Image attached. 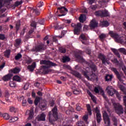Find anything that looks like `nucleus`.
<instances>
[{
    "label": "nucleus",
    "mask_w": 126,
    "mask_h": 126,
    "mask_svg": "<svg viewBox=\"0 0 126 126\" xmlns=\"http://www.w3.org/2000/svg\"><path fill=\"white\" fill-rule=\"evenodd\" d=\"M40 64H45L46 65L42 66V68H43V72L44 74H48L49 72L52 71L53 70L50 68L52 66H56L57 64L54 63L50 61L42 60L40 61Z\"/></svg>",
    "instance_id": "1"
},
{
    "label": "nucleus",
    "mask_w": 126,
    "mask_h": 126,
    "mask_svg": "<svg viewBox=\"0 0 126 126\" xmlns=\"http://www.w3.org/2000/svg\"><path fill=\"white\" fill-rule=\"evenodd\" d=\"M48 115L49 122L52 125H54V123L59 119V116H58V108L55 106L52 111L49 112Z\"/></svg>",
    "instance_id": "2"
},
{
    "label": "nucleus",
    "mask_w": 126,
    "mask_h": 126,
    "mask_svg": "<svg viewBox=\"0 0 126 126\" xmlns=\"http://www.w3.org/2000/svg\"><path fill=\"white\" fill-rule=\"evenodd\" d=\"M106 91H107V94L110 95V96H114V94L116 95L117 98H118L119 101H121L122 99V95L120 94L119 92H118L116 90H115L112 86H108L106 88Z\"/></svg>",
    "instance_id": "3"
},
{
    "label": "nucleus",
    "mask_w": 126,
    "mask_h": 126,
    "mask_svg": "<svg viewBox=\"0 0 126 126\" xmlns=\"http://www.w3.org/2000/svg\"><path fill=\"white\" fill-rule=\"evenodd\" d=\"M75 58H76V59H78V60H79V61L82 62V63H85L87 64L88 66H90L91 69L93 70V71H96V69H97V68L96 67V65H95V64H92L90 65V63L85 61V60L83 59V57H82V56H81L79 54H75Z\"/></svg>",
    "instance_id": "4"
},
{
    "label": "nucleus",
    "mask_w": 126,
    "mask_h": 126,
    "mask_svg": "<svg viewBox=\"0 0 126 126\" xmlns=\"http://www.w3.org/2000/svg\"><path fill=\"white\" fill-rule=\"evenodd\" d=\"M94 15L96 16H99V17H107L108 16H110V14H109V12H108L106 10H100L98 11H96L94 12Z\"/></svg>",
    "instance_id": "5"
},
{
    "label": "nucleus",
    "mask_w": 126,
    "mask_h": 126,
    "mask_svg": "<svg viewBox=\"0 0 126 126\" xmlns=\"http://www.w3.org/2000/svg\"><path fill=\"white\" fill-rule=\"evenodd\" d=\"M71 26L74 28L73 32L74 35H79L80 30H81V24L80 23L75 24H71Z\"/></svg>",
    "instance_id": "6"
},
{
    "label": "nucleus",
    "mask_w": 126,
    "mask_h": 126,
    "mask_svg": "<svg viewBox=\"0 0 126 126\" xmlns=\"http://www.w3.org/2000/svg\"><path fill=\"white\" fill-rule=\"evenodd\" d=\"M114 109L115 110L116 114L119 115V116H121V115H123V114H124V107H123V105H122L121 104H115Z\"/></svg>",
    "instance_id": "7"
},
{
    "label": "nucleus",
    "mask_w": 126,
    "mask_h": 126,
    "mask_svg": "<svg viewBox=\"0 0 126 126\" xmlns=\"http://www.w3.org/2000/svg\"><path fill=\"white\" fill-rule=\"evenodd\" d=\"M102 117L103 118V121L104 124L105 125V126H111V121H110V118L109 117V115H108V113L106 111H103L102 113Z\"/></svg>",
    "instance_id": "8"
},
{
    "label": "nucleus",
    "mask_w": 126,
    "mask_h": 126,
    "mask_svg": "<svg viewBox=\"0 0 126 126\" xmlns=\"http://www.w3.org/2000/svg\"><path fill=\"white\" fill-rule=\"evenodd\" d=\"M46 50V47H45V45L43 44H40L38 45L35 46L34 47L32 48V52H42V51H45Z\"/></svg>",
    "instance_id": "9"
},
{
    "label": "nucleus",
    "mask_w": 126,
    "mask_h": 126,
    "mask_svg": "<svg viewBox=\"0 0 126 126\" xmlns=\"http://www.w3.org/2000/svg\"><path fill=\"white\" fill-rule=\"evenodd\" d=\"M111 70L114 73H115L119 81H120L121 82H123V81H124V80L122 79V76L121 75V74H120V73L119 72V71H118L117 68L112 67L111 68Z\"/></svg>",
    "instance_id": "10"
},
{
    "label": "nucleus",
    "mask_w": 126,
    "mask_h": 126,
    "mask_svg": "<svg viewBox=\"0 0 126 126\" xmlns=\"http://www.w3.org/2000/svg\"><path fill=\"white\" fill-rule=\"evenodd\" d=\"M58 10H60V13L61 14L58 15V16H64V15H66L67 13V9L65 8L64 6H60L57 8Z\"/></svg>",
    "instance_id": "11"
},
{
    "label": "nucleus",
    "mask_w": 126,
    "mask_h": 126,
    "mask_svg": "<svg viewBox=\"0 0 126 126\" xmlns=\"http://www.w3.org/2000/svg\"><path fill=\"white\" fill-rule=\"evenodd\" d=\"M94 111L96 114V122L98 124H100L101 123V120L102 119V116L101 115V113H100V110L98 109V107H95L94 108Z\"/></svg>",
    "instance_id": "12"
},
{
    "label": "nucleus",
    "mask_w": 126,
    "mask_h": 126,
    "mask_svg": "<svg viewBox=\"0 0 126 126\" xmlns=\"http://www.w3.org/2000/svg\"><path fill=\"white\" fill-rule=\"evenodd\" d=\"M98 59H99V60H101V61H102V63L103 64H106V63L109 64V63H108V60L106 58V56H105L102 54L100 53L98 55Z\"/></svg>",
    "instance_id": "13"
},
{
    "label": "nucleus",
    "mask_w": 126,
    "mask_h": 126,
    "mask_svg": "<svg viewBox=\"0 0 126 126\" xmlns=\"http://www.w3.org/2000/svg\"><path fill=\"white\" fill-rule=\"evenodd\" d=\"M46 115L44 113H42L41 114L38 115L36 117V120L38 122H40V121H46Z\"/></svg>",
    "instance_id": "14"
},
{
    "label": "nucleus",
    "mask_w": 126,
    "mask_h": 126,
    "mask_svg": "<svg viewBox=\"0 0 126 126\" xmlns=\"http://www.w3.org/2000/svg\"><path fill=\"white\" fill-rule=\"evenodd\" d=\"M71 74H72V75H74L75 77L78 78V79H82V76L81 75V74H80V73L77 71L72 70L71 72Z\"/></svg>",
    "instance_id": "15"
},
{
    "label": "nucleus",
    "mask_w": 126,
    "mask_h": 126,
    "mask_svg": "<svg viewBox=\"0 0 126 126\" xmlns=\"http://www.w3.org/2000/svg\"><path fill=\"white\" fill-rule=\"evenodd\" d=\"M27 68L29 70V71L33 72V71H34V69L36 68V63L33 62L32 65H28Z\"/></svg>",
    "instance_id": "16"
},
{
    "label": "nucleus",
    "mask_w": 126,
    "mask_h": 126,
    "mask_svg": "<svg viewBox=\"0 0 126 126\" xmlns=\"http://www.w3.org/2000/svg\"><path fill=\"white\" fill-rule=\"evenodd\" d=\"M90 27L91 28H96V27H98V23L96 22V20L93 19L91 21Z\"/></svg>",
    "instance_id": "17"
},
{
    "label": "nucleus",
    "mask_w": 126,
    "mask_h": 126,
    "mask_svg": "<svg viewBox=\"0 0 126 126\" xmlns=\"http://www.w3.org/2000/svg\"><path fill=\"white\" fill-rule=\"evenodd\" d=\"M109 34L111 36V37H112V38H114V39H115V41L119 37V34H118L116 32H114L113 31H110Z\"/></svg>",
    "instance_id": "18"
},
{
    "label": "nucleus",
    "mask_w": 126,
    "mask_h": 126,
    "mask_svg": "<svg viewBox=\"0 0 126 126\" xmlns=\"http://www.w3.org/2000/svg\"><path fill=\"white\" fill-rule=\"evenodd\" d=\"M11 77H12V74H8L4 76L2 79L4 81H8V80H10V79H11Z\"/></svg>",
    "instance_id": "19"
},
{
    "label": "nucleus",
    "mask_w": 126,
    "mask_h": 126,
    "mask_svg": "<svg viewBox=\"0 0 126 126\" xmlns=\"http://www.w3.org/2000/svg\"><path fill=\"white\" fill-rule=\"evenodd\" d=\"M79 20L80 22L83 23L85 21V20H86V15L81 14L80 17L79 18Z\"/></svg>",
    "instance_id": "20"
},
{
    "label": "nucleus",
    "mask_w": 126,
    "mask_h": 126,
    "mask_svg": "<svg viewBox=\"0 0 126 126\" xmlns=\"http://www.w3.org/2000/svg\"><path fill=\"white\" fill-rule=\"evenodd\" d=\"M10 53H11L10 50H6L3 52L4 56L7 59H9V57H10Z\"/></svg>",
    "instance_id": "21"
},
{
    "label": "nucleus",
    "mask_w": 126,
    "mask_h": 126,
    "mask_svg": "<svg viewBox=\"0 0 126 126\" xmlns=\"http://www.w3.org/2000/svg\"><path fill=\"white\" fill-rule=\"evenodd\" d=\"M124 36L119 37L118 35V37L117 38L115 41L117 43H120V44H123V43H124Z\"/></svg>",
    "instance_id": "22"
},
{
    "label": "nucleus",
    "mask_w": 126,
    "mask_h": 126,
    "mask_svg": "<svg viewBox=\"0 0 126 126\" xmlns=\"http://www.w3.org/2000/svg\"><path fill=\"white\" fill-rule=\"evenodd\" d=\"M111 51L113 52L114 54L115 55V56H117L118 59L121 58V55H120V53H119V51L118 50L115 49V48H112Z\"/></svg>",
    "instance_id": "23"
},
{
    "label": "nucleus",
    "mask_w": 126,
    "mask_h": 126,
    "mask_svg": "<svg viewBox=\"0 0 126 126\" xmlns=\"http://www.w3.org/2000/svg\"><path fill=\"white\" fill-rule=\"evenodd\" d=\"M105 81H112L113 75L107 74L105 77Z\"/></svg>",
    "instance_id": "24"
},
{
    "label": "nucleus",
    "mask_w": 126,
    "mask_h": 126,
    "mask_svg": "<svg viewBox=\"0 0 126 126\" xmlns=\"http://www.w3.org/2000/svg\"><path fill=\"white\" fill-rule=\"evenodd\" d=\"M79 39L81 41H87V40H88V38H87V37L83 33L80 35Z\"/></svg>",
    "instance_id": "25"
},
{
    "label": "nucleus",
    "mask_w": 126,
    "mask_h": 126,
    "mask_svg": "<svg viewBox=\"0 0 126 126\" xmlns=\"http://www.w3.org/2000/svg\"><path fill=\"white\" fill-rule=\"evenodd\" d=\"M10 71L12 73H19L20 71V68L18 67H15L13 69L10 70Z\"/></svg>",
    "instance_id": "26"
},
{
    "label": "nucleus",
    "mask_w": 126,
    "mask_h": 126,
    "mask_svg": "<svg viewBox=\"0 0 126 126\" xmlns=\"http://www.w3.org/2000/svg\"><path fill=\"white\" fill-rule=\"evenodd\" d=\"M39 108L42 111H44V110H46V109H47V104L42 103L39 104Z\"/></svg>",
    "instance_id": "27"
},
{
    "label": "nucleus",
    "mask_w": 126,
    "mask_h": 126,
    "mask_svg": "<svg viewBox=\"0 0 126 126\" xmlns=\"http://www.w3.org/2000/svg\"><path fill=\"white\" fill-rule=\"evenodd\" d=\"M87 109L88 111V114L90 115V116H91L92 115V111L91 110V106L90 104H87L86 105Z\"/></svg>",
    "instance_id": "28"
},
{
    "label": "nucleus",
    "mask_w": 126,
    "mask_h": 126,
    "mask_svg": "<svg viewBox=\"0 0 126 126\" xmlns=\"http://www.w3.org/2000/svg\"><path fill=\"white\" fill-rule=\"evenodd\" d=\"M32 12L34 13L35 15H40V11L37 8L32 9Z\"/></svg>",
    "instance_id": "29"
},
{
    "label": "nucleus",
    "mask_w": 126,
    "mask_h": 126,
    "mask_svg": "<svg viewBox=\"0 0 126 126\" xmlns=\"http://www.w3.org/2000/svg\"><path fill=\"white\" fill-rule=\"evenodd\" d=\"M34 118V111L33 110H30L29 114L28 120H32Z\"/></svg>",
    "instance_id": "30"
},
{
    "label": "nucleus",
    "mask_w": 126,
    "mask_h": 126,
    "mask_svg": "<svg viewBox=\"0 0 126 126\" xmlns=\"http://www.w3.org/2000/svg\"><path fill=\"white\" fill-rule=\"evenodd\" d=\"M99 38L101 41H104V39H105V38H107V35L105 33H101L99 36Z\"/></svg>",
    "instance_id": "31"
},
{
    "label": "nucleus",
    "mask_w": 126,
    "mask_h": 126,
    "mask_svg": "<svg viewBox=\"0 0 126 126\" xmlns=\"http://www.w3.org/2000/svg\"><path fill=\"white\" fill-rule=\"evenodd\" d=\"M13 80L15 81H17V82H21V78L19 76L16 75L14 76L13 78Z\"/></svg>",
    "instance_id": "32"
},
{
    "label": "nucleus",
    "mask_w": 126,
    "mask_h": 126,
    "mask_svg": "<svg viewBox=\"0 0 126 126\" xmlns=\"http://www.w3.org/2000/svg\"><path fill=\"white\" fill-rule=\"evenodd\" d=\"M70 61V59L68 58L67 56H63V63H68Z\"/></svg>",
    "instance_id": "33"
},
{
    "label": "nucleus",
    "mask_w": 126,
    "mask_h": 126,
    "mask_svg": "<svg viewBox=\"0 0 126 126\" xmlns=\"http://www.w3.org/2000/svg\"><path fill=\"white\" fill-rule=\"evenodd\" d=\"M15 42H16V43H15V45L16 46V47H17V46H19V45H20V44H21V39L18 38V39H16Z\"/></svg>",
    "instance_id": "34"
},
{
    "label": "nucleus",
    "mask_w": 126,
    "mask_h": 126,
    "mask_svg": "<svg viewBox=\"0 0 126 126\" xmlns=\"http://www.w3.org/2000/svg\"><path fill=\"white\" fill-rule=\"evenodd\" d=\"M120 53H122L123 55H125L126 56V49L124 48H121L118 49Z\"/></svg>",
    "instance_id": "35"
},
{
    "label": "nucleus",
    "mask_w": 126,
    "mask_h": 126,
    "mask_svg": "<svg viewBox=\"0 0 126 126\" xmlns=\"http://www.w3.org/2000/svg\"><path fill=\"white\" fill-rule=\"evenodd\" d=\"M112 121L114 123V126H118V119L116 118V117L114 116L112 117Z\"/></svg>",
    "instance_id": "36"
},
{
    "label": "nucleus",
    "mask_w": 126,
    "mask_h": 126,
    "mask_svg": "<svg viewBox=\"0 0 126 126\" xmlns=\"http://www.w3.org/2000/svg\"><path fill=\"white\" fill-rule=\"evenodd\" d=\"M57 38H60V39H61V38H63L62 36H53V42H55V43H58V39Z\"/></svg>",
    "instance_id": "37"
},
{
    "label": "nucleus",
    "mask_w": 126,
    "mask_h": 126,
    "mask_svg": "<svg viewBox=\"0 0 126 126\" xmlns=\"http://www.w3.org/2000/svg\"><path fill=\"white\" fill-rule=\"evenodd\" d=\"M102 25L103 26H104L105 27H108L110 24H109V22L107 21H103L102 22Z\"/></svg>",
    "instance_id": "38"
},
{
    "label": "nucleus",
    "mask_w": 126,
    "mask_h": 126,
    "mask_svg": "<svg viewBox=\"0 0 126 126\" xmlns=\"http://www.w3.org/2000/svg\"><path fill=\"white\" fill-rule=\"evenodd\" d=\"M22 58V55L20 53H18L15 57L16 61H18Z\"/></svg>",
    "instance_id": "39"
},
{
    "label": "nucleus",
    "mask_w": 126,
    "mask_h": 126,
    "mask_svg": "<svg viewBox=\"0 0 126 126\" xmlns=\"http://www.w3.org/2000/svg\"><path fill=\"white\" fill-rule=\"evenodd\" d=\"M2 117L4 120H9L10 116L7 113L3 114Z\"/></svg>",
    "instance_id": "40"
},
{
    "label": "nucleus",
    "mask_w": 126,
    "mask_h": 126,
    "mask_svg": "<svg viewBox=\"0 0 126 126\" xmlns=\"http://www.w3.org/2000/svg\"><path fill=\"white\" fill-rule=\"evenodd\" d=\"M40 98L39 97H36L34 100V105H35V106H37L38 105V103H39V102H40Z\"/></svg>",
    "instance_id": "41"
},
{
    "label": "nucleus",
    "mask_w": 126,
    "mask_h": 126,
    "mask_svg": "<svg viewBox=\"0 0 126 126\" xmlns=\"http://www.w3.org/2000/svg\"><path fill=\"white\" fill-rule=\"evenodd\" d=\"M16 121H18V117H12L10 120V123H14V122H16Z\"/></svg>",
    "instance_id": "42"
},
{
    "label": "nucleus",
    "mask_w": 126,
    "mask_h": 126,
    "mask_svg": "<svg viewBox=\"0 0 126 126\" xmlns=\"http://www.w3.org/2000/svg\"><path fill=\"white\" fill-rule=\"evenodd\" d=\"M20 4H22V2H21V1H17L15 2L14 5L13 6V7H16V6H18L19 5H20Z\"/></svg>",
    "instance_id": "43"
},
{
    "label": "nucleus",
    "mask_w": 126,
    "mask_h": 126,
    "mask_svg": "<svg viewBox=\"0 0 126 126\" xmlns=\"http://www.w3.org/2000/svg\"><path fill=\"white\" fill-rule=\"evenodd\" d=\"M59 52L60 53H62V54H64L65 53V52H66V50L64 48L60 47L59 48Z\"/></svg>",
    "instance_id": "44"
},
{
    "label": "nucleus",
    "mask_w": 126,
    "mask_h": 126,
    "mask_svg": "<svg viewBox=\"0 0 126 126\" xmlns=\"http://www.w3.org/2000/svg\"><path fill=\"white\" fill-rule=\"evenodd\" d=\"M21 99L23 100V102H22L23 106H26L27 101L26 100V99H24V96H22V97H21Z\"/></svg>",
    "instance_id": "45"
},
{
    "label": "nucleus",
    "mask_w": 126,
    "mask_h": 126,
    "mask_svg": "<svg viewBox=\"0 0 126 126\" xmlns=\"http://www.w3.org/2000/svg\"><path fill=\"white\" fill-rule=\"evenodd\" d=\"M5 39H6L5 35L4 34L0 33V40L3 41L4 40H5Z\"/></svg>",
    "instance_id": "46"
},
{
    "label": "nucleus",
    "mask_w": 126,
    "mask_h": 126,
    "mask_svg": "<svg viewBox=\"0 0 126 126\" xmlns=\"http://www.w3.org/2000/svg\"><path fill=\"white\" fill-rule=\"evenodd\" d=\"M76 126H84V122L83 121H78L76 124Z\"/></svg>",
    "instance_id": "47"
},
{
    "label": "nucleus",
    "mask_w": 126,
    "mask_h": 126,
    "mask_svg": "<svg viewBox=\"0 0 126 126\" xmlns=\"http://www.w3.org/2000/svg\"><path fill=\"white\" fill-rule=\"evenodd\" d=\"M19 28H20V22L18 21L16 24V29L17 31H18V30H19Z\"/></svg>",
    "instance_id": "48"
},
{
    "label": "nucleus",
    "mask_w": 126,
    "mask_h": 126,
    "mask_svg": "<svg viewBox=\"0 0 126 126\" xmlns=\"http://www.w3.org/2000/svg\"><path fill=\"white\" fill-rule=\"evenodd\" d=\"M9 85L10 87H15L16 86V84L14 82L10 81L9 82Z\"/></svg>",
    "instance_id": "49"
},
{
    "label": "nucleus",
    "mask_w": 126,
    "mask_h": 126,
    "mask_svg": "<svg viewBox=\"0 0 126 126\" xmlns=\"http://www.w3.org/2000/svg\"><path fill=\"white\" fill-rule=\"evenodd\" d=\"M76 111H81L82 110H83L82 107H81L80 106H79V105H78V104H77L76 105Z\"/></svg>",
    "instance_id": "50"
},
{
    "label": "nucleus",
    "mask_w": 126,
    "mask_h": 126,
    "mask_svg": "<svg viewBox=\"0 0 126 126\" xmlns=\"http://www.w3.org/2000/svg\"><path fill=\"white\" fill-rule=\"evenodd\" d=\"M5 100L6 101H8V97H9V94L8 93V92H5Z\"/></svg>",
    "instance_id": "51"
},
{
    "label": "nucleus",
    "mask_w": 126,
    "mask_h": 126,
    "mask_svg": "<svg viewBox=\"0 0 126 126\" xmlns=\"http://www.w3.org/2000/svg\"><path fill=\"white\" fill-rule=\"evenodd\" d=\"M32 27H33L34 28H36L37 23L35 21H32V23L31 24Z\"/></svg>",
    "instance_id": "52"
},
{
    "label": "nucleus",
    "mask_w": 126,
    "mask_h": 126,
    "mask_svg": "<svg viewBox=\"0 0 126 126\" xmlns=\"http://www.w3.org/2000/svg\"><path fill=\"white\" fill-rule=\"evenodd\" d=\"M83 74L84 76H85V77H86V78H87V79H88V80H89V79H90V78H89V76L87 75V72L84 71L83 72Z\"/></svg>",
    "instance_id": "53"
},
{
    "label": "nucleus",
    "mask_w": 126,
    "mask_h": 126,
    "mask_svg": "<svg viewBox=\"0 0 126 126\" xmlns=\"http://www.w3.org/2000/svg\"><path fill=\"white\" fill-rule=\"evenodd\" d=\"M71 112H74V109H72V110H68L66 111V115H70L71 114Z\"/></svg>",
    "instance_id": "54"
},
{
    "label": "nucleus",
    "mask_w": 126,
    "mask_h": 126,
    "mask_svg": "<svg viewBox=\"0 0 126 126\" xmlns=\"http://www.w3.org/2000/svg\"><path fill=\"white\" fill-rule=\"evenodd\" d=\"M90 7L93 10H96V9L97 7H98V6H97V5H93L91 6Z\"/></svg>",
    "instance_id": "55"
},
{
    "label": "nucleus",
    "mask_w": 126,
    "mask_h": 126,
    "mask_svg": "<svg viewBox=\"0 0 126 126\" xmlns=\"http://www.w3.org/2000/svg\"><path fill=\"white\" fill-rule=\"evenodd\" d=\"M92 72V73L91 74V77L93 79H95V78H96V77H97V76L96 75V74H95V73H94L93 72Z\"/></svg>",
    "instance_id": "56"
},
{
    "label": "nucleus",
    "mask_w": 126,
    "mask_h": 126,
    "mask_svg": "<svg viewBox=\"0 0 126 126\" xmlns=\"http://www.w3.org/2000/svg\"><path fill=\"white\" fill-rule=\"evenodd\" d=\"M43 5H44V2L43 1H40L37 4L38 7H42V6H43Z\"/></svg>",
    "instance_id": "57"
},
{
    "label": "nucleus",
    "mask_w": 126,
    "mask_h": 126,
    "mask_svg": "<svg viewBox=\"0 0 126 126\" xmlns=\"http://www.w3.org/2000/svg\"><path fill=\"white\" fill-rule=\"evenodd\" d=\"M73 94L75 95H78L80 93V91L77 90H75L73 91Z\"/></svg>",
    "instance_id": "58"
},
{
    "label": "nucleus",
    "mask_w": 126,
    "mask_h": 126,
    "mask_svg": "<svg viewBox=\"0 0 126 126\" xmlns=\"http://www.w3.org/2000/svg\"><path fill=\"white\" fill-rule=\"evenodd\" d=\"M63 29V27L62 26H56L55 27V29H57L58 30H61V29Z\"/></svg>",
    "instance_id": "59"
},
{
    "label": "nucleus",
    "mask_w": 126,
    "mask_h": 126,
    "mask_svg": "<svg viewBox=\"0 0 126 126\" xmlns=\"http://www.w3.org/2000/svg\"><path fill=\"white\" fill-rule=\"evenodd\" d=\"M39 24L41 25H44V22H45V19H42L38 21Z\"/></svg>",
    "instance_id": "60"
},
{
    "label": "nucleus",
    "mask_w": 126,
    "mask_h": 126,
    "mask_svg": "<svg viewBox=\"0 0 126 126\" xmlns=\"http://www.w3.org/2000/svg\"><path fill=\"white\" fill-rule=\"evenodd\" d=\"M117 65H119V67H123L124 66V63L121 61L120 63H118Z\"/></svg>",
    "instance_id": "61"
},
{
    "label": "nucleus",
    "mask_w": 126,
    "mask_h": 126,
    "mask_svg": "<svg viewBox=\"0 0 126 126\" xmlns=\"http://www.w3.org/2000/svg\"><path fill=\"white\" fill-rule=\"evenodd\" d=\"M5 10H6V8H3L2 9H1L0 10V15H1L2 13H4V11H5Z\"/></svg>",
    "instance_id": "62"
},
{
    "label": "nucleus",
    "mask_w": 126,
    "mask_h": 126,
    "mask_svg": "<svg viewBox=\"0 0 126 126\" xmlns=\"http://www.w3.org/2000/svg\"><path fill=\"white\" fill-rule=\"evenodd\" d=\"M10 111L11 112H14V113H15L16 109H15V108H14L13 107H11L10 108Z\"/></svg>",
    "instance_id": "63"
},
{
    "label": "nucleus",
    "mask_w": 126,
    "mask_h": 126,
    "mask_svg": "<svg viewBox=\"0 0 126 126\" xmlns=\"http://www.w3.org/2000/svg\"><path fill=\"white\" fill-rule=\"evenodd\" d=\"M83 119L84 121H87L88 120V115H85Z\"/></svg>",
    "instance_id": "64"
}]
</instances>
